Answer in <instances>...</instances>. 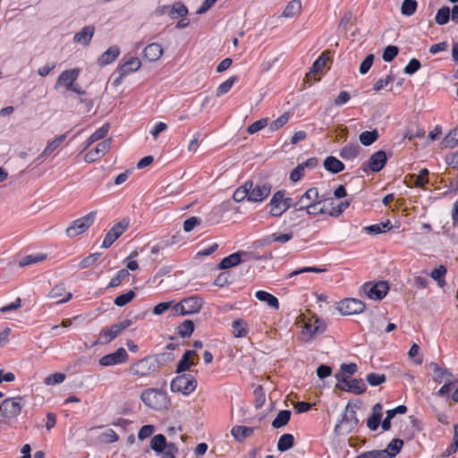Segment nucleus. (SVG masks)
<instances>
[{
  "label": "nucleus",
  "instance_id": "nucleus-53",
  "mask_svg": "<svg viewBox=\"0 0 458 458\" xmlns=\"http://www.w3.org/2000/svg\"><path fill=\"white\" fill-rule=\"evenodd\" d=\"M356 458H391L388 451L372 450L359 454Z\"/></svg>",
  "mask_w": 458,
  "mask_h": 458
},
{
  "label": "nucleus",
  "instance_id": "nucleus-1",
  "mask_svg": "<svg viewBox=\"0 0 458 458\" xmlns=\"http://www.w3.org/2000/svg\"><path fill=\"white\" fill-rule=\"evenodd\" d=\"M326 200L327 199H324L323 196H319L318 189L312 187L308 189L299 199L294 202L293 208L295 211L306 210L308 215H322L327 212L324 208H319L318 211H313L312 209H315L316 207ZM327 200L333 201V199L329 198Z\"/></svg>",
  "mask_w": 458,
  "mask_h": 458
},
{
  "label": "nucleus",
  "instance_id": "nucleus-16",
  "mask_svg": "<svg viewBox=\"0 0 458 458\" xmlns=\"http://www.w3.org/2000/svg\"><path fill=\"white\" fill-rule=\"evenodd\" d=\"M335 378L338 382H342L344 385L343 386V390L346 392L361 394L367 389V386L361 378L349 379L348 377H340V374H336Z\"/></svg>",
  "mask_w": 458,
  "mask_h": 458
},
{
  "label": "nucleus",
  "instance_id": "nucleus-54",
  "mask_svg": "<svg viewBox=\"0 0 458 458\" xmlns=\"http://www.w3.org/2000/svg\"><path fill=\"white\" fill-rule=\"evenodd\" d=\"M111 148V139H106L99 142L93 149V151L101 158L104 157Z\"/></svg>",
  "mask_w": 458,
  "mask_h": 458
},
{
  "label": "nucleus",
  "instance_id": "nucleus-30",
  "mask_svg": "<svg viewBox=\"0 0 458 458\" xmlns=\"http://www.w3.org/2000/svg\"><path fill=\"white\" fill-rule=\"evenodd\" d=\"M327 58L325 57V54H322L312 64L310 72L306 74V79L310 81L311 80L318 81L319 79L315 78V75L322 71L325 67Z\"/></svg>",
  "mask_w": 458,
  "mask_h": 458
},
{
  "label": "nucleus",
  "instance_id": "nucleus-59",
  "mask_svg": "<svg viewBox=\"0 0 458 458\" xmlns=\"http://www.w3.org/2000/svg\"><path fill=\"white\" fill-rule=\"evenodd\" d=\"M268 124V119L267 118H262L259 119L253 123H251L248 128L247 131L249 134H254L263 128H265Z\"/></svg>",
  "mask_w": 458,
  "mask_h": 458
},
{
  "label": "nucleus",
  "instance_id": "nucleus-63",
  "mask_svg": "<svg viewBox=\"0 0 458 458\" xmlns=\"http://www.w3.org/2000/svg\"><path fill=\"white\" fill-rule=\"evenodd\" d=\"M428 170L427 168L421 169L420 171V174L418 175H415L416 176V180L414 182L415 186L419 187V188H422L427 183H428Z\"/></svg>",
  "mask_w": 458,
  "mask_h": 458
},
{
  "label": "nucleus",
  "instance_id": "nucleus-8",
  "mask_svg": "<svg viewBox=\"0 0 458 458\" xmlns=\"http://www.w3.org/2000/svg\"><path fill=\"white\" fill-rule=\"evenodd\" d=\"M158 369L157 361L151 356L145 357L135 363L130 369V374L132 376L145 377L156 371Z\"/></svg>",
  "mask_w": 458,
  "mask_h": 458
},
{
  "label": "nucleus",
  "instance_id": "nucleus-20",
  "mask_svg": "<svg viewBox=\"0 0 458 458\" xmlns=\"http://www.w3.org/2000/svg\"><path fill=\"white\" fill-rule=\"evenodd\" d=\"M383 406L381 403H376L372 408V414L367 420V426L370 430H377L382 419Z\"/></svg>",
  "mask_w": 458,
  "mask_h": 458
},
{
  "label": "nucleus",
  "instance_id": "nucleus-34",
  "mask_svg": "<svg viewBox=\"0 0 458 458\" xmlns=\"http://www.w3.org/2000/svg\"><path fill=\"white\" fill-rule=\"evenodd\" d=\"M293 237V233H274L265 237L264 242L266 244H271L273 242H280L286 243Z\"/></svg>",
  "mask_w": 458,
  "mask_h": 458
},
{
  "label": "nucleus",
  "instance_id": "nucleus-60",
  "mask_svg": "<svg viewBox=\"0 0 458 458\" xmlns=\"http://www.w3.org/2000/svg\"><path fill=\"white\" fill-rule=\"evenodd\" d=\"M399 48L396 46H387L382 55V58L385 62H391L398 55Z\"/></svg>",
  "mask_w": 458,
  "mask_h": 458
},
{
  "label": "nucleus",
  "instance_id": "nucleus-7",
  "mask_svg": "<svg viewBox=\"0 0 458 458\" xmlns=\"http://www.w3.org/2000/svg\"><path fill=\"white\" fill-rule=\"evenodd\" d=\"M25 402L23 397L16 396L4 399L0 405L1 415L4 419L16 418L21 411Z\"/></svg>",
  "mask_w": 458,
  "mask_h": 458
},
{
  "label": "nucleus",
  "instance_id": "nucleus-18",
  "mask_svg": "<svg viewBox=\"0 0 458 458\" xmlns=\"http://www.w3.org/2000/svg\"><path fill=\"white\" fill-rule=\"evenodd\" d=\"M121 64L117 68V73H121L122 76H128L132 72H137L140 66L141 62L138 57L131 56L127 60Z\"/></svg>",
  "mask_w": 458,
  "mask_h": 458
},
{
  "label": "nucleus",
  "instance_id": "nucleus-3",
  "mask_svg": "<svg viewBox=\"0 0 458 458\" xmlns=\"http://www.w3.org/2000/svg\"><path fill=\"white\" fill-rule=\"evenodd\" d=\"M97 216V211H91L87 215L72 221L67 227L65 233L68 237H76L86 232L94 223Z\"/></svg>",
  "mask_w": 458,
  "mask_h": 458
},
{
  "label": "nucleus",
  "instance_id": "nucleus-50",
  "mask_svg": "<svg viewBox=\"0 0 458 458\" xmlns=\"http://www.w3.org/2000/svg\"><path fill=\"white\" fill-rule=\"evenodd\" d=\"M390 228H391L390 221L388 220L386 223H380V224H376V225H369V226H366L364 228V230L368 233L378 234V233H381L383 232H386V230H389Z\"/></svg>",
  "mask_w": 458,
  "mask_h": 458
},
{
  "label": "nucleus",
  "instance_id": "nucleus-12",
  "mask_svg": "<svg viewBox=\"0 0 458 458\" xmlns=\"http://www.w3.org/2000/svg\"><path fill=\"white\" fill-rule=\"evenodd\" d=\"M362 287L366 295L371 300H382L389 290L388 284L385 281H379L376 284L368 282Z\"/></svg>",
  "mask_w": 458,
  "mask_h": 458
},
{
  "label": "nucleus",
  "instance_id": "nucleus-48",
  "mask_svg": "<svg viewBox=\"0 0 458 458\" xmlns=\"http://www.w3.org/2000/svg\"><path fill=\"white\" fill-rule=\"evenodd\" d=\"M403 445V441L400 438H394L386 446L385 451H388L391 458H394L397 454L400 453Z\"/></svg>",
  "mask_w": 458,
  "mask_h": 458
},
{
  "label": "nucleus",
  "instance_id": "nucleus-22",
  "mask_svg": "<svg viewBox=\"0 0 458 458\" xmlns=\"http://www.w3.org/2000/svg\"><path fill=\"white\" fill-rule=\"evenodd\" d=\"M430 366L433 368L434 381L436 383H442L443 380L455 379L453 373L446 368L440 367L437 363L432 362Z\"/></svg>",
  "mask_w": 458,
  "mask_h": 458
},
{
  "label": "nucleus",
  "instance_id": "nucleus-9",
  "mask_svg": "<svg viewBox=\"0 0 458 458\" xmlns=\"http://www.w3.org/2000/svg\"><path fill=\"white\" fill-rule=\"evenodd\" d=\"M359 424L354 409H349L347 406L345 412L343 414L342 420L336 423L335 431L339 434L350 433Z\"/></svg>",
  "mask_w": 458,
  "mask_h": 458
},
{
  "label": "nucleus",
  "instance_id": "nucleus-10",
  "mask_svg": "<svg viewBox=\"0 0 458 458\" xmlns=\"http://www.w3.org/2000/svg\"><path fill=\"white\" fill-rule=\"evenodd\" d=\"M130 225V218L123 217L121 221L114 224L106 233L102 247L107 249L127 230Z\"/></svg>",
  "mask_w": 458,
  "mask_h": 458
},
{
  "label": "nucleus",
  "instance_id": "nucleus-6",
  "mask_svg": "<svg viewBox=\"0 0 458 458\" xmlns=\"http://www.w3.org/2000/svg\"><path fill=\"white\" fill-rule=\"evenodd\" d=\"M140 399L147 406L155 410L165 408L167 404L165 393L154 388L144 390L141 393Z\"/></svg>",
  "mask_w": 458,
  "mask_h": 458
},
{
  "label": "nucleus",
  "instance_id": "nucleus-11",
  "mask_svg": "<svg viewBox=\"0 0 458 458\" xmlns=\"http://www.w3.org/2000/svg\"><path fill=\"white\" fill-rule=\"evenodd\" d=\"M271 184L268 182H259L254 183L251 181V187L249 191V201L250 202H262L266 199L271 192Z\"/></svg>",
  "mask_w": 458,
  "mask_h": 458
},
{
  "label": "nucleus",
  "instance_id": "nucleus-51",
  "mask_svg": "<svg viewBox=\"0 0 458 458\" xmlns=\"http://www.w3.org/2000/svg\"><path fill=\"white\" fill-rule=\"evenodd\" d=\"M135 297V293L132 290L128 291L127 293L118 295L114 301V303L116 306L123 307L129 302H131Z\"/></svg>",
  "mask_w": 458,
  "mask_h": 458
},
{
  "label": "nucleus",
  "instance_id": "nucleus-64",
  "mask_svg": "<svg viewBox=\"0 0 458 458\" xmlns=\"http://www.w3.org/2000/svg\"><path fill=\"white\" fill-rule=\"evenodd\" d=\"M373 62H374V55L373 54L368 55L364 58V60L361 62V64H360L359 72L361 74H366L371 68Z\"/></svg>",
  "mask_w": 458,
  "mask_h": 458
},
{
  "label": "nucleus",
  "instance_id": "nucleus-44",
  "mask_svg": "<svg viewBox=\"0 0 458 458\" xmlns=\"http://www.w3.org/2000/svg\"><path fill=\"white\" fill-rule=\"evenodd\" d=\"M194 330V324L191 320H184L179 327H177V334L185 338L190 337Z\"/></svg>",
  "mask_w": 458,
  "mask_h": 458
},
{
  "label": "nucleus",
  "instance_id": "nucleus-40",
  "mask_svg": "<svg viewBox=\"0 0 458 458\" xmlns=\"http://www.w3.org/2000/svg\"><path fill=\"white\" fill-rule=\"evenodd\" d=\"M294 444V437L292 434H284L279 437L277 449L280 452H285L291 449Z\"/></svg>",
  "mask_w": 458,
  "mask_h": 458
},
{
  "label": "nucleus",
  "instance_id": "nucleus-52",
  "mask_svg": "<svg viewBox=\"0 0 458 458\" xmlns=\"http://www.w3.org/2000/svg\"><path fill=\"white\" fill-rule=\"evenodd\" d=\"M237 81V77L233 76L221 83L216 89V96L221 97L226 94L233 87L234 82Z\"/></svg>",
  "mask_w": 458,
  "mask_h": 458
},
{
  "label": "nucleus",
  "instance_id": "nucleus-25",
  "mask_svg": "<svg viewBox=\"0 0 458 458\" xmlns=\"http://www.w3.org/2000/svg\"><path fill=\"white\" fill-rule=\"evenodd\" d=\"M361 148L358 143H349L340 151V157L344 160H354L360 155Z\"/></svg>",
  "mask_w": 458,
  "mask_h": 458
},
{
  "label": "nucleus",
  "instance_id": "nucleus-38",
  "mask_svg": "<svg viewBox=\"0 0 458 458\" xmlns=\"http://www.w3.org/2000/svg\"><path fill=\"white\" fill-rule=\"evenodd\" d=\"M291 418V411L289 410H283L278 412L276 417L272 421V427L274 428H280L285 426Z\"/></svg>",
  "mask_w": 458,
  "mask_h": 458
},
{
  "label": "nucleus",
  "instance_id": "nucleus-14",
  "mask_svg": "<svg viewBox=\"0 0 458 458\" xmlns=\"http://www.w3.org/2000/svg\"><path fill=\"white\" fill-rule=\"evenodd\" d=\"M387 157L386 152L383 150H378L370 156L369 160L362 165L361 168L363 172H368V170H370L377 173L383 169Z\"/></svg>",
  "mask_w": 458,
  "mask_h": 458
},
{
  "label": "nucleus",
  "instance_id": "nucleus-37",
  "mask_svg": "<svg viewBox=\"0 0 458 458\" xmlns=\"http://www.w3.org/2000/svg\"><path fill=\"white\" fill-rule=\"evenodd\" d=\"M168 445L163 434L154 436L150 441V447L157 453H162Z\"/></svg>",
  "mask_w": 458,
  "mask_h": 458
},
{
  "label": "nucleus",
  "instance_id": "nucleus-5",
  "mask_svg": "<svg viewBox=\"0 0 458 458\" xmlns=\"http://www.w3.org/2000/svg\"><path fill=\"white\" fill-rule=\"evenodd\" d=\"M132 325V321L131 319H125L122 322L113 324L110 327H104L99 334L98 340L96 341V344H106L112 342L117 335L126 329L127 327Z\"/></svg>",
  "mask_w": 458,
  "mask_h": 458
},
{
  "label": "nucleus",
  "instance_id": "nucleus-33",
  "mask_svg": "<svg viewBox=\"0 0 458 458\" xmlns=\"http://www.w3.org/2000/svg\"><path fill=\"white\" fill-rule=\"evenodd\" d=\"M196 352L194 351L188 350L184 352L182 359L178 361L176 367V372L181 373L188 370L191 366L193 364V361L191 360V357L195 355Z\"/></svg>",
  "mask_w": 458,
  "mask_h": 458
},
{
  "label": "nucleus",
  "instance_id": "nucleus-17",
  "mask_svg": "<svg viewBox=\"0 0 458 458\" xmlns=\"http://www.w3.org/2000/svg\"><path fill=\"white\" fill-rule=\"evenodd\" d=\"M79 74V69H70L62 72L55 81V88L57 89L61 86H64L68 90L72 89L74 81L78 79Z\"/></svg>",
  "mask_w": 458,
  "mask_h": 458
},
{
  "label": "nucleus",
  "instance_id": "nucleus-49",
  "mask_svg": "<svg viewBox=\"0 0 458 458\" xmlns=\"http://www.w3.org/2000/svg\"><path fill=\"white\" fill-rule=\"evenodd\" d=\"M233 328V335L235 337H244L248 331L246 328V323L242 319H235L232 325Z\"/></svg>",
  "mask_w": 458,
  "mask_h": 458
},
{
  "label": "nucleus",
  "instance_id": "nucleus-36",
  "mask_svg": "<svg viewBox=\"0 0 458 458\" xmlns=\"http://www.w3.org/2000/svg\"><path fill=\"white\" fill-rule=\"evenodd\" d=\"M379 137L378 131L377 129H373L372 131H362L359 140L363 146H370L373 144Z\"/></svg>",
  "mask_w": 458,
  "mask_h": 458
},
{
  "label": "nucleus",
  "instance_id": "nucleus-24",
  "mask_svg": "<svg viewBox=\"0 0 458 458\" xmlns=\"http://www.w3.org/2000/svg\"><path fill=\"white\" fill-rule=\"evenodd\" d=\"M163 55V48L157 43L148 44L143 50L144 57L149 62L158 60Z\"/></svg>",
  "mask_w": 458,
  "mask_h": 458
},
{
  "label": "nucleus",
  "instance_id": "nucleus-57",
  "mask_svg": "<svg viewBox=\"0 0 458 458\" xmlns=\"http://www.w3.org/2000/svg\"><path fill=\"white\" fill-rule=\"evenodd\" d=\"M129 271L125 268H123L118 271L117 275L111 279L108 284V287H117L119 286L123 280L129 276Z\"/></svg>",
  "mask_w": 458,
  "mask_h": 458
},
{
  "label": "nucleus",
  "instance_id": "nucleus-13",
  "mask_svg": "<svg viewBox=\"0 0 458 458\" xmlns=\"http://www.w3.org/2000/svg\"><path fill=\"white\" fill-rule=\"evenodd\" d=\"M339 312L344 316L360 314L365 310V304L353 298L345 299L338 303Z\"/></svg>",
  "mask_w": 458,
  "mask_h": 458
},
{
  "label": "nucleus",
  "instance_id": "nucleus-27",
  "mask_svg": "<svg viewBox=\"0 0 458 458\" xmlns=\"http://www.w3.org/2000/svg\"><path fill=\"white\" fill-rule=\"evenodd\" d=\"M305 329L310 335L321 334L326 330V325L318 317H313L305 324Z\"/></svg>",
  "mask_w": 458,
  "mask_h": 458
},
{
  "label": "nucleus",
  "instance_id": "nucleus-19",
  "mask_svg": "<svg viewBox=\"0 0 458 458\" xmlns=\"http://www.w3.org/2000/svg\"><path fill=\"white\" fill-rule=\"evenodd\" d=\"M48 297L52 300H55V303H64L70 301L72 297L71 293H66V289L64 284H56L50 291Z\"/></svg>",
  "mask_w": 458,
  "mask_h": 458
},
{
  "label": "nucleus",
  "instance_id": "nucleus-41",
  "mask_svg": "<svg viewBox=\"0 0 458 458\" xmlns=\"http://www.w3.org/2000/svg\"><path fill=\"white\" fill-rule=\"evenodd\" d=\"M234 282V276L231 272H222L215 279L214 284L218 287H224L232 284Z\"/></svg>",
  "mask_w": 458,
  "mask_h": 458
},
{
  "label": "nucleus",
  "instance_id": "nucleus-26",
  "mask_svg": "<svg viewBox=\"0 0 458 458\" xmlns=\"http://www.w3.org/2000/svg\"><path fill=\"white\" fill-rule=\"evenodd\" d=\"M272 203H277L282 206L283 210H288L290 208H293L294 202L292 198H285V191L280 190L274 193L271 198Z\"/></svg>",
  "mask_w": 458,
  "mask_h": 458
},
{
  "label": "nucleus",
  "instance_id": "nucleus-45",
  "mask_svg": "<svg viewBox=\"0 0 458 458\" xmlns=\"http://www.w3.org/2000/svg\"><path fill=\"white\" fill-rule=\"evenodd\" d=\"M65 139H66V133L55 138L52 141H50L47 145L42 155L47 156V155L51 154L53 151H55L56 148H58L60 147V145L64 142V140Z\"/></svg>",
  "mask_w": 458,
  "mask_h": 458
},
{
  "label": "nucleus",
  "instance_id": "nucleus-31",
  "mask_svg": "<svg viewBox=\"0 0 458 458\" xmlns=\"http://www.w3.org/2000/svg\"><path fill=\"white\" fill-rule=\"evenodd\" d=\"M324 167L332 174H338L344 170V164L335 157H327L324 161Z\"/></svg>",
  "mask_w": 458,
  "mask_h": 458
},
{
  "label": "nucleus",
  "instance_id": "nucleus-39",
  "mask_svg": "<svg viewBox=\"0 0 458 458\" xmlns=\"http://www.w3.org/2000/svg\"><path fill=\"white\" fill-rule=\"evenodd\" d=\"M301 9V4L299 0H292L288 3L283 12V16L286 18H293L300 13Z\"/></svg>",
  "mask_w": 458,
  "mask_h": 458
},
{
  "label": "nucleus",
  "instance_id": "nucleus-35",
  "mask_svg": "<svg viewBox=\"0 0 458 458\" xmlns=\"http://www.w3.org/2000/svg\"><path fill=\"white\" fill-rule=\"evenodd\" d=\"M251 187V181H247L243 185L235 190L233 199L235 202H242L244 199L249 201V191Z\"/></svg>",
  "mask_w": 458,
  "mask_h": 458
},
{
  "label": "nucleus",
  "instance_id": "nucleus-29",
  "mask_svg": "<svg viewBox=\"0 0 458 458\" xmlns=\"http://www.w3.org/2000/svg\"><path fill=\"white\" fill-rule=\"evenodd\" d=\"M255 296L259 301L267 302V304L270 308H272L274 310H279V307H280L279 301L273 294H271L266 291L259 290V291L256 292Z\"/></svg>",
  "mask_w": 458,
  "mask_h": 458
},
{
  "label": "nucleus",
  "instance_id": "nucleus-62",
  "mask_svg": "<svg viewBox=\"0 0 458 458\" xmlns=\"http://www.w3.org/2000/svg\"><path fill=\"white\" fill-rule=\"evenodd\" d=\"M65 377L66 376L64 373H54L47 376L45 378L44 383L47 386L56 385L64 382Z\"/></svg>",
  "mask_w": 458,
  "mask_h": 458
},
{
  "label": "nucleus",
  "instance_id": "nucleus-43",
  "mask_svg": "<svg viewBox=\"0 0 458 458\" xmlns=\"http://www.w3.org/2000/svg\"><path fill=\"white\" fill-rule=\"evenodd\" d=\"M447 270L445 266L440 265L439 267L434 268L431 273L430 276L437 282V284L440 287H443L445 284V276L446 274Z\"/></svg>",
  "mask_w": 458,
  "mask_h": 458
},
{
  "label": "nucleus",
  "instance_id": "nucleus-56",
  "mask_svg": "<svg viewBox=\"0 0 458 458\" xmlns=\"http://www.w3.org/2000/svg\"><path fill=\"white\" fill-rule=\"evenodd\" d=\"M417 5L415 0H404L401 7V12L403 15L411 16L416 12Z\"/></svg>",
  "mask_w": 458,
  "mask_h": 458
},
{
  "label": "nucleus",
  "instance_id": "nucleus-21",
  "mask_svg": "<svg viewBox=\"0 0 458 458\" xmlns=\"http://www.w3.org/2000/svg\"><path fill=\"white\" fill-rule=\"evenodd\" d=\"M120 55V49L117 46L110 47L98 59V64L100 67L112 64Z\"/></svg>",
  "mask_w": 458,
  "mask_h": 458
},
{
  "label": "nucleus",
  "instance_id": "nucleus-55",
  "mask_svg": "<svg viewBox=\"0 0 458 458\" xmlns=\"http://www.w3.org/2000/svg\"><path fill=\"white\" fill-rule=\"evenodd\" d=\"M444 144L447 148H454L458 145V125L445 137Z\"/></svg>",
  "mask_w": 458,
  "mask_h": 458
},
{
  "label": "nucleus",
  "instance_id": "nucleus-58",
  "mask_svg": "<svg viewBox=\"0 0 458 458\" xmlns=\"http://www.w3.org/2000/svg\"><path fill=\"white\" fill-rule=\"evenodd\" d=\"M386 377L385 374L369 373L366 377L367 382L372 386H377L386 381Z\"/></svg>",
  "mask_w": 458,
  "mask_h": 458
},
{
  "label": "nucleus",
  "instance_id": "nucleus-23",
  "mask_svg": "<svg viewBox=\"0 0 458 458\" xmlns=\"http://www.w3.org/2000/svg\"><path fill=\"white\" fill-rule=\"evenodd\" d=\"M95 28L93 26H86L73 37V41L83 46H88L94 35Z\"/></svg>",
  "mask_w": 458,
  "mask_h": 458
},
{
  "label": "nucleus",
  "instance_id": "nucleus-15",
  "mask_svg": "<svg viewBox=\"0 0 458 458\" xmlns=\"http://www.w3.org/2000/svg\"><path fill=\"white\" fill-rule=\"evenodd\" d=\"M128 353L123 347L118 348L114 352L104 355L98 360L103 367L114 366L128 360Z\"/></svg>",
  "mask_w": 458,
  "mask_h": 458
},
{
  "label": "nucleus",
  "instance_id": "nucleus-32",
  "mask_svg": "<svg viewBox=\"0 0 458 458\" xmlns=\"http://www.w3.org/2000/svg\"><path fill=\"white\" fill-rule=\"evenodd\" d=\"M254 431L253 428L246 426H234L231 430V434L238 441L242 442L245 438L250 437Z\"/></svg>",
  "mask_w": 458,
  "mask_h": 458
},
{
  "label": "nucleus",
  "instance_id": "nucleus-46",
  "mask_svg": "<svg viewBox=\"0 0 458 458\" xmlns=\"http://www.w3.org/2000/svg\"><path fill=\"white\" fill-rule=\"evenodd\" d=\"M47 259V255L46 254H33V255H28L24 258H22L20 261H19V266L20 267H26V266H29L30 264H35V263H38V262H40V261H43Z\"/></svg>",
  "mask_w": 458,
  "mask_h": 458
},
{
  "label": "nucleus",
  "instance_id": "nucleus-42",
  "mask_svg": "<svg viewBox=\"0 0 458 458\" xmlns=\"http://www.w3.org/2000/svg\"><path fill=\"white\" fill-rule=\"evenodd\" d=\"M188 13L187 7L181 2L174 3L170 10L169 15L171 19H177L179 17H184Z\"/></svg>",
  "mask_w": 458,
  "mask_h": 458
},
{
  "label": "nucleus",
  "instance_id": "nucleus-47",
  "mask_svg": "<svg viewBox=\"0 0 458 458\" xmlns=\"http://www.w3.org/2000/svg\"><path fill=\"white\" fill-rule=\"evenodd\" d=\"M451 11L449 7L443 6L441 7L435 17V21L439 25H445L450 20Z\"/></svg>",
  "mask_w": 458,
  "mask_h": 458
},
{
  "label": "nucleus",
  "instance_id": "nucleus-4",
  "mask_svg": "<svg viewBox=\"0 0 458 458\" xmlns=\"http://www.w3.org/2000/svg\"><path fill=\"white\" fill-rule=\"evenodd\" d=\"M197 380L191 374H182L175 377L170 385L172 392L182 393L184 395H189L197 387Z\"/></svg>",
  "mask_w": 458,
  "mask_h": 458
},
{
  "label": "nucleus",
  "instance_id": "nucleus-61",
  "mask_svg": "<svg viewBox=\"0 0 458 458\" xmlns=\"http://www.w3.org/2000/svg\"><path fill=\"white\" fill-rule=\"evenodd\" d=\"M289 120V114L287 113L283 114L276 120L273 121L269 124V130L271 131H277L281 127H283Z\"/></svg>",
  "mask_w": 458,
  "mask_h": 458
},
{
  "label": "nucleus",
  "instance_id": "nucleus-2",
  "mask_svg": "<svg viewBox=\"0 0 458 458\" xmlns=\"http://www.w3.org/2000/svg\"><path fill=\"white\" fill-rule=\"evenodd\" d=\"M204 301L201 297L192 295L175 303L172 309L173 316H187L198 313L203 307Z\"/></svg>",
  "mask_w": 458,
  "mask_h": 458
},
{
  "label": "nucleus",
  "instance_id": "nucleus-28",
  "mask_svg": "<svg viewBox=\"0 0 458 458\" xmlns=\"http://www.w3.org/2000/svg\"><path fill=\"white\" fill-rule=\"evenodd\" d=\"M242 252H234L224 258L218 265L219 269H228L239 265L242 262Z\"/></svg>",
  "mask_w": 458,
  "mask_h": 458
}]
</instances>
